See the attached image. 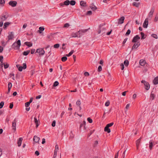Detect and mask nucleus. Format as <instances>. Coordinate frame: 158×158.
<instances>
[{
    "label": "nucleus",
    "instance_id": "obj_1",
    "mask_svg": "<svg viewBox=\"0 0 158 158\" xmlns=\"http://www.w3.org/2000/svg\"><path fill=\"white\" fill-rule=\"evenodd\" d=\"M105 23L100 24L99 28L98 31V34H99L102 32V35H103V33H105L106 30V28L103 27V26L105 25Z\"/></svg>",
    "mask_w": 158,
    "mask_h": 158
},
{
    "label": "nucleus",
    "instance_id": "obj_2",
    "mask_svg": "<svg viewBox=\"0 0 158 158\" xmlns=\"http://www.w3.org/2000/svg\"><path fill=\"white\" fill-rule=\"evenodd\" d=\"M21 45L20 40H18L16 42L14 43L12 45V48L15 49H19Z\"/></svg>",
    "mask_w": 158,
    "mask_h": 158
},
{
    "label": "nucleus",
    "instance_id": "obj_3",
    "mask_svg": "<svg viewBox=\"0 0 158 158\" xmlns=\"http://www.w3.org/2000/svg\"><path fill=\"white\" fill-rule=\"evenodd\" d=\"M141 82L142 83H143L145 86V89L146 90H148L149 89L150 85L148 82L145 81V80H143L141 81Z\"/></svg>",
    "mask_w": 158,
    "mask_h": 158
},
{
    "label": "nucleus",
    "instance_id": "obj_4",
    "mask_svg": "<svg viewBox=\"0 0 158 158\" xmlns=\"http://www.w3.org/2000/svg\"><path fill=\"white\" fill-rule=\"evenodd\" d=\"M16 122L17 121L16 118L14 119V121L12 122V128L14 132H15L16 130Z\"/></svg>",
    "mask_w": 158,
    "mask_h": 158
},
{
    "label": "nucleus",
    "instance_id": "obj_5",
    "mask_svg": "<svg viewBox=\"0 0 158 158\" xmlns=\"http://www.w3.org/2000/svg\"><path fill=\"white\" fill-rule=\"evenodd\" d=\"M36 53H39L40 55H43L45 53V51L43 49L39 48L36 50Z\"/></svg>",
    "mask_w": 158,
    "mask_h": 158
},
{
    "label": "nucleus",
    "instance_id": "obj_6",
    "mask_svg": "<svg viewBox=\"0 0 158 158\" xmlns=\"http://www.w3.org/2000/svg\"><path fill=\"white\" fill-rule=\"evenodd\" d=\"M140 39V37L138 35L135 36L132 40V42L133 43H136L137 42V40Z\"/></svg>",
    "mask_w": 158,
    "mask_h": 158
},
{
    "label": "nucleus",
    "instance_id": "obj_7",
    "mask_svg": "<svg viewBox=\"0 0 158 158\" xmlns=\"http://www.w3.org/2000/svg\"><path fill=\"white\" fill-rule=\"evenodd\" d=\"M17 4V2L15 1H11L9 2V4L13 7L15 6Z\"/></svg>",
    "mask_w": 158,
    "mask_h": 158
},
{
    "label": "nucleus",
    "instance_id": "obj_8",
    "mask_svg": "<svg viewBox=\"0 0 158 158\" xmlns=\"http://www.w3.org/2000/svg\"><path fill=\"white\" fill-rule=\"evenodd\" d=\"M80 33L79 32H77L76 33H73L71 34V36L72 37H79L80 38V35L79 36Z\"/></svg>",
    "mask_w": 158,
    "mask_h": 158
},
{
    "label": "nucleus",
    "instance_id": "obj_9",
    "mask_svg": "<svg viewBox=\"0 0 158 158\" xmlns=\"http://www.w3.org/2000/svg\"><path fill=\"white\" fill-rule=\"evenodd\" d=\"M88 30V29H84V30H79L78 32H79L80 33L79 34V35H80V38L81 37V36L84 35V33L87 32Z\"/></svg>",
    "mask_w": 158,
    "mask_h": 158
},
{
    "label": "nucleus",
    "instance_id": "obj_10",
    "mask_svg": "<svg viewBox=\"0 0 158 158\" xmlns=\"http://www.w3.org/2000/svg\"><path fill=\"white\" fill-rule=\"evenodd\" d=\"M140 43L139 42H138L136 43H135L132 47L131 50H133L134 49H137L138 47L140 46Z\"/></svg>",
    "mask_w": 158,
    "mask_h": 158
},
{
    "label": "nucleus",
    "instance_id": "obj_11",
    "mask_svg": "<svg viewBox=\"0 0 158 158\" xmlns=\"http://www.w3.org/2000/svg\"><path fill=\"white\" fill-rule=\"evenodd\" d=\"M13 34V32H10V34H9V35L7 36L8 39V40L7 41H9L10 40H12L13 39L14 37V35Z\"/></svg>",
    "mask_w": 158,
    "mask_h": 158
},
{
    "label": "nucleus",
    "instance_id": "obj_12",
    "mask_svg": "<svg viewBox=\"0 0 158 158\" xmlns=\"http://www.w3.org/2000/svg\"><path fill=\"white\" fill-rule=\"evenodd\" d=\"M8 17V15L2 14V17L0 16V19L2 21H5L7 19Z\"/></svg>",
    "mask_w": 158,
    "mask_h": 158
},
{
    "label": "nucleus",
    "instance_id": "obj_13",
    "mask_svg": "<svg viewBox=\"0 0 158 158\" xmlns=\"http://www.w3.org/2000/svg\"><path fill=\"white\" fill-rule=\"evenodd\" d=\"M148 19L146 18L145 21L143 23V27L145 28H147L148 27Z\"/></svg>",
    "mask_w": 158,
    "mask_h": 158
},
{
    "label": "nucleus",
    "instance_id": "obj_14",
    "mask_svg": "<svg viewBox=\"0 0 158 158\" xmlns=\"http://www.w3.org/2000/svg\"><path fill=\"white\" fill-rule=\"evenodd\" d=\"M125 18L123 16L121 17L118 20V24H121L123 23Z\"/></svg>",
    "mask_w": 158,
    "mask_h": 158
},
{
    "label": "nucleus",
    "instance_id": "obj_15",
    "mask_svg": "<svg viewBox=\"0 0 158 158\" xmlns=\"http://www.w3.org/2000/svg\"><path fill=\"white\" fill-rule=\"evenodd\" d=\"M70 1L69 0H67L65 1L64 3H60V5L61 6H63L64 5L68 6L69 4Z\"/></svg>",
    "mask_w": 158,
    "mask_h": 158
},
{
    "label": "nucleus",
    "instance_id": "obj_16",
    "mask_svg": "<svg viewBox=\"0 0 158 158\" xmlns=\"http://www.w3.org/2000/svg\"><path fill=\"white\" fill-rule=\"evenodd\" d=\"M141 138H142L141 137L140 138H139V139H138L136 141V144L137 149H138L139 145L141 142Z\"/></svg>",
    "mask_w": 158,
    "mask_h": 158
},
{
    "label": "nucleus",
    "instance_id": "obj_17",
    "mask_svg": "<svg viewBox=\"0 0 158 158\" xmlns=\"http://www.w3.org/2000/svg\"><path fill=\"white\" fill-rule=\"evenodd\" d=\"M154 10L155 9L154 8H152L151 9L148 15L149 17H150L151 18L152 17L153 13L154 12Z\"/></svg>",
    "mask_w": 158,
    "mask_h": 158
},
{
    "label": "nucleus",
    "instance_id": "obj_18",
    "mask_svg": "<svg viewBox=\"0 0 158 158\" xmlns=\"http://www.w3.org/2000/svg\"><path fill=\"white\" fill-rule=\"evenodd\" d=\"M40 140V138L36 136H35L33 138V141L36 142L38 143L39 142Z\"/></svg>",
    "mask_w": 158,
    "mask_h": 158
},
{
    "label": "nucleus",
    "instance_id": "obj_19",
    "mask_svg": "<svg viewBox=\"0 0 158 158\" xmlns=\"http://www.w3.org/2000/svg\"><path fill=\"white\" fill-rule=\"evenodd\" d=\"M82 127H83L84 129V130L86 129L85 127V121H83V123H81L80 125V128H81Z\"/></svg>",
    "mask_w": 158,
    "mask_h": 158
},
{
    "label": "nucleus",
    "instance_id": "obj_20",
    "mask_svg": "<svg viewBox=\"0 0 158 158\" xmlns=\"http://www.w3.org/2000/svg\"><path fill=\"white\" fill-rule=\"evenodd\" d=\"M153 83L154 85H156L158 84V76L156 77L153 80Z\"/></svg>",
    "mask_w": 158,
    "mask_h": 158
},
{
    "label": "nucleus",
    "instance_id": "obj_21",
    "mask_svg": "<svg viewBox=\"0 0 158 158\" xmlns=\"http://www.w3.org/2000/svg\"><path fill=\"white\" fill-rule=\"evenodd\" d=\"M23 139L22 138L20 137L19 138V139L17 143L18 144V146L19 147L21 145L22 141Z\"/></svg>",
    "mask_w": 158,
    "mask_h": 158
},
{
    "label": "nucleus",
    "instance_id": "obj_22",
    "mask_svg": "<svg viewBox=\"0 0 158 158\" xmlns=\"http://www.w3.org/2000/svg\"><path fill=\"white\" fill-rule=\"evenodd\" d=\"M10 24V23L9 22H6L4 24V26L3 27V28L4 29H6L7 27L9 26V25Z\"/></svg>",
    "mask_w": 158,
    "mask_h": 158
},
{
    "label": "nucleus",
    "instance_id": "obj_23",
    "mask_svg": "<svg viewBox=\"0 0 158 158\" xmlns=\"http://www.w3.org/2000/svg\"><path fill=\"white\" fill-rule=\"evenodd\" d=\"M104 131L106 132H107L108 133H110V129L106 126L104 128Z\"/></svg>",
    "mask_w": 158,
    "mask_h": 158
},
{
    "label": "nucleus",
    "instance_id": "obj_24",
    "mask_svg": "<svg viewBox=\"0 0 158 158\" xmlns=\"http://www.w3.org/2000/svg\"><path fill=\"white\" fill-rule=\"evenodd\" d=\"M139 64L142 66H144L145 64V61L143 60H141L139 61Z\"/></svg>",
    "mask_w": 158,
    "mask_h": 158
},
{
    "label": "nucleus",
    "instance_id": "obj_25",
    "mask_svg": "<svg viewBox=\"0 0 158 158\" xmlns=\"http://www.w3.org/2000/svg\"><path fill=\"white\" fill-rule=\"evenodd\" d=\"M25 44L28 46L29 47H31L32 46V44L31 42H26L25 43Z\"/></svg>",
    "mask_w": 158,
    "mask_h": 158
},
{
    "label": "nucleus",
    "instance_id": "obj_26",
    "mask_svg": "<svg viewBox=\"0 0 158 158\" xmlns=\"http://www.w3.org/2000/svg\"><path fill=\"white\" fill-rule=\"evenodd\" d=\"M34 122L36 124V127L37 128L39 125L38 124V120L37 119L36 117H35L34 118Z\"/></svg>",
    "mask_w": 158,
    "mask_h": 158
},
{
    "label": "nucleus",
    "instance_id": "obj_27",
    "mask_svg": "<svg viewBox=\"0 0 158 158\" xmlns=\"http://www.w3.org/2000/svg\"><path fill=\"white\" fill-rule=\"evenodd\" d=\"M16 67L18 68V69L19 71L21 72L22 71L23 69L22 66H21L19 64H17L16 65Z\"/></svg>",
    "mask_w": 158,
    "mask_h": 158
},
{
    "label": "nucleus",
    "instance_id": "obj_28",
    "mask_svg": "<svg viewBox=\"0 0 158 158\" xmlns=\"http://www.w3.org/2000/svg\"><path fill=\"white\" fill-rule=\"evenodd\" d=\"M140 4V3L139 2L137 3L136 2H134L132 3V5L134 6H135L137 7H138L139 6Z\"/></svg>",
    "mask_w": 158,
    "mask_h": 158
},
{
    "label": "nucleus",
    "instance_id": "obj_29",
    "mask_svg": "<svg viewBox=\"0 0 158 158\" xmlns=\"http://www.w3.org/2000/svg\"><path fill=\"white\" fill-rule=\"evenodd\" d=\"M80 5L83 6H86V2L84 1H81L80 2Z\"/></svg>",
    "mask_w": 158,
    "mask_h": 158
},
{
    "label": "nucleus",
    "instance_id": "obj_30",
    "mask_svg": "<svg viewBox=\"0 0 158 158\" xmlns=\"http://www.w3.org/2000/svg\"><path fill=\"white\" fill-rule=\"evenodd\" d=\"M90 7L91 9L93 10H95L97 9L96 7L93 4H91Z\"/></svg>",
    "mask_w": 158,
    "mask_h": 158
},
{
    "label": "nucleus",
    "instance_id": "obj_31",
    "mask_svg": "<svg viewBox=\"0 0 158 158\" xmlns=\"http://www.w3.org/2000/svg\"><path fill=\"white\" fill-rule=\"evenodd\" d=\"M39 30L38 31L40 33H42V31H43L44 30V28L43 27H39Z\"/></svg>",
    "mask_w": 158,
    "mask_h": 158
},
{
    "label": "nucleus",
    "instance_id": "obj_32",
    "mask_svg": "<svg viewBox=\"0 0 158 158\" xmlns=\"http://www.w3.org/2000/svg\"><path fill=\"white\" fill-rule=\"evenodd\" d=\"M75 51L74 50H71L70 52H69V53L68 54H66V56L68 57L70 56H71L73 53Z\"/></svg>",
    "mask_w": 158,
    "mask_h": 158
},
{
    "label": "nucleus",
    "instance_id": "obj_33",
    "mask_svg": "<svg viewBox=\"0 0 158 158\" xmlns=\"http://www.w3.org/2000/svg\"><path fill=\"white\" fill-rule=\"evenodd\" d=\"M140 34L141 35V40H143L146 37H145V34L143 32H141Z\"/></svg>",
    "mask_w": 158,
    "mask_h": 158
},
{
    "label": "nucleus",
    "instance_id": "obj_34",
    "mask_svg": "<svg viewBox=\"0 0 158 158\" xmlns=\"http://www.w3.org/2000/svg\"><path fill=\"white\" fill-rule=\"evenodd\" d=\"M30 52V50H28L26 51H24L23 53V55L24 56L27 55Z\"/></svg>",
    "mask_w": 158,
    "mask_h": 158
},
{
    "label": "nucleus",
    "instance_id": "obj_35",
    "mask_svg": "<svg viewBox=\"0 0 158 158\" xmlns=\"http://www.w3.org/2000/svg\"><path fill=\"white\" fill-rule=\"evenodd\" d=\"M71 5L74 6L76 4V2L75 1L73 0H71L70 2L69 3Z\"/></svg>",
    "mask_w": 158,
    "mask_h": 158
},
{
    "label": "nucleus",
    "instance_id": "obj_36",
    "mask_svg": "<svg viewBox=\"0 0 158 158\" xmlns=\"http://www.w3.org/2000/svg\"><path fill=\"white\" fill-rule=\"evenodd\" d=\"M153 146V142H152L150 141L149 148L150 150H151L152 149Z\"/></svg>",
    "mask_w": 158,
    "mask_h": 158
},
{
    "label": "nucleus",
    "instance_id": "obj_37",
    "mask_svg": "<svg viewBox=\"0 0 158 158\" xmlns=\"http://www.w3.org/2000/svg\"><path fill=\"white\" fill-rule=\"evenodd\" d=\"M129 63V61L127 60H125L124 62V64L126 66H128Z\"/></svg>",
    "mask_w": 158,
    "mask_h": 158
},
{
    "label": "nucleus",
    "instance_id": "obj_38",
    "mask_svg": "<svg viewBox=\"0 0 158 158\" xmlns=\"http://www.w3.org/2000/svg\"><path fill=\"white\" fill-rule=\"evenodd\" d=\"M150 98L152 100H153L155 97V95L154 94L151 93L150 94Z\"/></svg>",
    "mask_w": 158,
    "mask_h": 158
},
{
    "label": "nucleus",
    "instance_id": "obj_39",
    "mask_svg": "<svg viewBox=\"0 0 158 158\" xmlns=\"http://www.w3.org/2000/svg\"><path fill=\"white\" fill-rule=\"evenodd\" d=\"M67 59V58L66 56H63L61 58V60L63 62L66 61Z\"/></svg>",
    "mask_w": 158,
    "mask_h": 158
},
{
    "label": "nucleus",
    "instance_id": "obj_40",
    "mask_svg": "<svg viewBox=\"0 0 158 158\" xmlns=\"http://www.w3.org/2000/svg\"><path fill=\"white\" fill-rule=\"evenodd\" d=\"M58 84H59L58 82L57 81H55L53 85V87H56V86H58Z\"/></svg>",
    "mask_w": 158,
    "mask_h": 158
},
{
    "label": "nucleus",
    "instance_id": "obj_41",
    "mask_svg": "<svg viewBox=\"0 0 158 158\" xmlns=\"http://www.w3.org/2000/svg\"><path fill=\"white\" fill-rule=\"evenodd\" d=\"M74 135L73 134L72 131H71V132L70 134V138L73 139V138H74Z\"/></svg>",
    "mask_w": 158,
    "mask_h": 158
},
{
    "label": "nucleus",
    "instance_id": "obj_42",
    "mask_svg": "<svg viewBox=\"0 0 158 158\" xmlns=\"http://www.w3.org/2000/svg\"><path fill=\"white\" fill-rule=\"evenodd\" d=\"M9 66V64L6 63V64L4 63V68L5 69L7 68Z\"/></svg>",
    "mask_w": 158,
    "mask_h": 158
},
{
    "label": "nucleus",
    "instance_id": "obj_43",
    "mask_svg": "<svg viewBox=\"0 0 158 158\" xmlns=\"http://www.w3.org/2000/svg\"><path fill=\"white\" fill-rule=\"evenodd\" d=\"M114 124V123L113 122L111 123H110L106 125V126H107L108 127H110L111 126H112Z\"/></svg>",
    "mask_w": 158,
    "mask_h": 158
},
{
    "label": "nucleus",
    "instance_id": "obj_44",
    "mask_svg": "<svg viewBox=\"0 0 158 158\" xmlns=\"http://www.w3.org/2000/svg\"><path fill=\"white\" fill-rule=\"evenodd\" d=\"M158 14H157L156 15V16L154 19V21L157 22L158 20Z\"/></svg>",
    "mask_w": 158,
    "mask_h": 158
},
{
    "label": "nucleus",
    "instance_id": "obj_45",
    "mask_svg": "<svg viewBox=\"0 0 158 158\" xmlns=\"http://www.w3.org/2000/svg\"><path fill=\"white\" fill-rule=\"evenodd\" d=\"M5 3V1L4 0H0V4L1 5L4 6V4Z\"/></svg>",
    "mask_w": 158,
    "mask_h": 158
},
{
    "label": "nucleus",
    "instance_id": "obj_46",
    "mask_svg": "<svg viewBox=\"0 0 158 158\" xmlns=\"http://www.w3.org/2000/svg\"><path fill=\"white\" fill-rule=\"evenodd\" d=\"M87 120L88 121V122L90 123H92L93 122V120L92 119H91L90 117L88 118Z\"/></svg>",
    "mask_w": 158,
    "mask_h": 158
},
{
    "label": "nucleus",
    "instance_id": "obj_47",
    "mask_svg": "<svg viewBox=\"0 0 158 158\" xmlns=\"http://www.w3.org/2000/svg\"><path fill=\"white\" fill-rule=\"evenodd\" d=\"M54 47L56 48H57L59 47L60 44H56L54 45Z\"/></svg>",
    "mask_w": 158,
    "mask_h": 158
},
{
    "label": "nucleus",
    "instance_id": "obj_48",
    "mask_svg": "<svg viewBox=\"0 0 158 158\" xmlns=\"http://www.w3.org/2000/svg\"><path fill=\"white\" fill-rule=\"evenodd\" d=\"M130 33L131 30L130 29H128L125 34V35L127 36L130 34Z\"/></svg>",
    "mask_w": 158,
    "mask_h": 158
},
{
    "label": "nucleus",
    "instance_id": "obj_49",
    "mask_svg": "<svg viewBox=\"0 0 158 158\" xmlns=\"http://www.w3.org/2000/svg\"><path fill=\"white\" fill-rule=\"evenodd\" d=\"M4 105V102H1L0 103V109L2 108Z\"/></svg>",
    "mask_w": 158,
    "mask_h": 158
},
{
    "label": "nucleus",
    "instance_id": "obj_50",
    "mask_svg": "<svg viewBox=\"0 0 158 158\" xmlns=\"http://www.w3.org/2000/svg\"><path fill=\"white\" fill-rule=\"evenodd\" d=\"M151 36L152 37H153L156 39H157L158 38L157 35L156 34H152L151 35Z\"/></svg>",
    "mask_w": 158,
    "mask_h": 158
},
{
    "label": "nucleus",
    "instance_id": "obj_51",
    "mask_svg": "<svg viewBox=\"0 0 158 158\" xmlns=\"http://www.w3.org/2000/svg\"><path fill=\"white\" fill-rule=\"evenodd\" d=\"M12 87V83L11 82H9L8 83V88L11 89Z\"/></svg>",
    "mask_w": 158,
    "mask_h": 158
},
{
    "label": "nucleus",
    "instance_id": "obj_52",
    "mask_svg": "<svg viewBox=\"0 0 158 158\" xmlns=\"http://www.w3.org/2000/svg\"><path fill=\"white\" fill-rule=\"evenodd\" d=\"M57 151L54 150V155L53 157V158H55L57 156Z\"/></svg>",
    "mask_w": 158,
    "mask_h": 158
},
{
    "label": "nucleus",
    "instance_id": "obj_53",
    "mask_svg": "<svg viewBox=\"0 0 158 158\" xmlns=\"http://www.w3.org/2000/svg\"><path fill=\"white\" fill-rule=\"evenodd\" d=\"M23 66H22L23 69H25L27 68L26 64L25 63H23Z\"/></svg>",
    "mask_w": 158,
    "mask_h": 158
},
{
    "label": "nucleus",
    "instance_id": "obj_54",
    "mask_svg": "<svg viewBox=\"0 0 158 158\" xmlns=\"http://www.w3.org/2000/svg\"><path fill=\"white\" fill-rule=\"evenodd\" d=\"M10 77H11V76H13V77H12V79L14 80H15V77H14L15 75H14V73H10Z\"/></svg>",
    "mask_w": 158,
    "mask_h": 158
},
{
    "label": "nucleus",
    "instance_id": "obj_55",
    "mask_svg": "<svg viewBox=\"0 0 158 158\" xmlns=\"http://www.w3.org/2000/svg\"><path fill=\"white\" fill-rule=\"evenodd\" d=\"M110 104V102L109 101H107L105 103V105L106 106H108Z\"/></svg>",
    "mask_w": 158,
    "mask_h": 158
},
{
    "label": "nucleus",
    "instance_id": "obj_56",
    "mask_svg": "<svg viewBox=\"0 0 158 158\" xmlns=\"http://www.w3.org/2000/svg\"><path fill=\"white\" fill-rule=\"evenodd\" d=\"M92 11L91 10H89L87 12L86 15H90L92 14Z\"/></svg>",
    "mask_w": 158,
    "mask_h": 158
},
{
    "label": "nucleus",
    "instance_id": "obj_57",
    "mask_svg": "<svg viewBox=\"0 0 158 158\" xmlns=\"http://www.w3.org/2000/svg\"><path fill=\"white\" fill-rule=\"evenodd\" d=\"M30 104V102H26L25 103V106L26 107H28L29 106Z\"/></svg>",
    "mask_w": 158,
    "mask_h": 158
},
{
    "label": "nucleus",
    "instance_id": "obj_58",
    "mask_svg": "<svg viewBox=\"0 0 158 158\" xmlns=\"http://www.w3.org/2000/svg\"><path fill=\"white\" fill-rule=\"evenodd\" d=\"M81 102L80 100H78L76 102V104L77 106H80L81 105Z\"/></svg>",
    "mask_w": 158,
    "mask_h": 158
},
{
    "label": "nucleus",
    "instance_id": "obj_59",
    "mask_svg": "<svg viewBox=\"0 0 158 158\" xmlns=\"http://www.w3.org/2000/svg\"><path fill=\"white\" fill-rule=\"evenodd\" d=\"M56 122L55 120H54L52 123V126L53 127H54L56 125Z\"/></svg>",
    "mask_w": 158,
    "mask_h": 158
},
{
    "label": "nucleus",
    "instance_id": "obj_60",
    "mask_svg": "<svg viewBox=\"0 0 158 158\" xmlns=\"http://www.w3.org/2000/svg\"><path fill=\"white\" fill-rule=\"evenodd\" d=\"M94 130H93V131H91L90 132V133L88 134V137L89 136L91 135L92 133L94 132Z\"/></svg>",
    "mask_w": 158,
    "mask_h": 158
},
{
    "label": "nucleus",
    "instance_id": "obj_61",
    "mask_svg": "<svg viewBox=\"0 0 158 158\" xmlns=\"http://www.w3.org/2000/svg\"><path fill=\"white\" fill-rule=\"evenodd\" d=\"M69 24L68 23H66L64 24V27H68L69 26Z\"/></svg>",
    "mask_w": 158,
    "mask_h": 158
},
{
    "label": "nucleus",
    "instance_id": "obj_62",
    "mask_svg": "<svg viewBox=\"0 0 158 158\" xmlns=\"http://www.w3.org/2000/svg\"><path fill=\"white\" fill-rule=\"evenodd\" d=\"M102 67L101 65H99L98 68V72H100L102 71Z\"/></svg>",
    "mask_w": 158,
    "mask_h": 158
},
{
    "label": "nucleus",
    "instance_id": "obj_63",
    "mask_svg": "<svg viewBox=\"0 0 158 158\" xmlns=\"http://www.w3.org/2000/svg\"><path fill=\"white\" fill-rule=\"evenodd\" d=\"M13 107V102L10 103L9 107L10 109H11Z\"/></svg>",
    "mask_w": 158,
    "mask_h": 158
},
{
    "label": "nucleus",
    "instance_id": "obj_64",
    "mask_svg": "<svg viewBox=\"0 0 158 158\" xmlns=\"http://www.w3.org/2000/svg\"><path fill=\"white\" fill-rule=\"evenodd\" d=\"M120 66L121 67V69L122 70H123L124 68V64L123 63H122L120 64Z\"/></svg>",
    "mask_w": 158,
    "mask_h": 158
}]
</instances>
